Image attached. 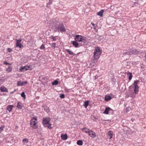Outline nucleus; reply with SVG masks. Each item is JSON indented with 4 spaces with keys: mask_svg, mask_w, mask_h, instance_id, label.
Instances as JSON below:
<instances>
[{
    "mask_svg": "<svg viewBox=\"0 0 146 146\" xmlns=\"http://www.w3.org/2000/svg\"><path fill=\"white\" fill-rule=\"evenodd\" d=\"M139 80H136L135 81H134V92L133 93V94L132 95V97H133L134 96H133L134 94H137L138 93V91H139V87L138 86H137V84L138 83H139Z\"/></svg>",
    "mask_w": 146,
    "mask_h": 146,
    "instance_id": "obj_5",
    "label": "nucleus"
},
{
    "mask_svg": "<svg viewBox=\"0 0 146 146\" xmlns=\"http://www.w3.org/2000/svg\"><path fill=\"white\" fill-rule=\"evenodd\" d=\"M7 50L9 52H11L12 51V49L10 48H7Z\"/></svg>",
    "mask_w": 146,
    "mask_h": 146,
    "instance_id": "obj_41",
    "label": "nucleus"
},
{
    "mask_svg": "<svg viewBox=\"0 0 146 146\" xmlns=\"http://www.w3.org/2000/svg\"><path fill=\"white\" fill-rule=\"evenodd\" d=\"M16 47H18L19 48H21L23 46V45L20 44L21 40V39H17L16 40Z\"/></svg>",
    "mask_w": 146,
    "mask_h": 146,
    "instance_id": "obj_8",
    "label": "nucleus"
},
{
    "mask_svg": "<svg viewBox=\"0 0 146 146\" xmlns=\"http://www.w3.org/2000/svg\"><path fill=\"white\" fill-rule=\"evenodd\" d=\"M86 129H87V128L86 127H84L83 128L81 129V130L86 133H88V134L89 133L90 130L89 129H87L88 130L87 131L85 130Z\"/></svg>",
    "mask_w": 146,
    "mask_h": 146,
    "instance_id": "obj_19",
    "label": "nucleus"
},
{
    "mask_svg": "<svg viewBox=\"0 0 146 146\" xmlns=\"http://www.w3.org/2000/svg\"><path fill=\"white\" fill-rule=\"evenodd\" d=\"M12 68H11L10 66L8 67V68H7L6 70V71L8 72H11L12 71Z\"/></svg>",
    "mask_w": 146,
    "mask_h": 146,
    "instance_id": "obj_29",
    "label": "nucleus"
},
{
    "mask_svg": "<svg viewBox=\"0 0 146 146\" xmlns=\"http://www.w3.org/2000/svg\"><path fill=\"white\" fill-rule=\"evenodd\" d=\"M23 142L24 143H27L28 142V140L27 138H24L23 139Z\"/></svg>",
    "mask_w": 146,
    "mask_h": 146,
    "instance_id": "obj_30",
    "label": "nucleus"
},
{
    "mask_svg": "<svg viewBox=\"0 0 146 146\" xmlns=\"http://www.w3.org/2000/svg\"><path fill=\"white\" fill-rule=\"evenodd\" d=\"M89 104V102L88 101L85 102H84V106L85 108H86Z\"/></svg>",
    "mask_w": 146,
    "mask_h": 146,
    "instance_id": "obj_26",
    "label": "nucleus"
},
{
    "mask_svg": "<svg viewBox=\"0 0 146 146\" xmlns=\"http://www.w3.org/2000/svg\"><path fill=\"white\" fill-rule=\"evenodd\" d=\"M86 42V40L84 38H83L82 37L80 42H81V44L82 45L84 44V43H85Z\"/></svg>",
    "mask_w": 146,
    "mask_h": 146,
    "instance_id": "obj_18",
    "label": "nucleus"
},
{
    "mask_svg": "<svg viewBox=\"0 0 146 146\" xmlns=\"http://www.w3.org/2000/svg\"><path fill=\"white\" fill-rule=\"evenodd\" d=\"M111 98L110 96L106 95L105 97V100L106 101H108L111 100Z\"/></svg>",
    "mask_w": 146,
    "mask_h": 146,
    "instance_id": "obj_16",
    "label": "nucleus"
},
{
    "mask_svg": "<svg viewBox=\"0 0 146 146\" xmlns=\"http://www.w3.org/2000/svg\"><path fill=\"white\" fill-rule=\"evenodd\" d=\"M111 7H112V6H111V9H112Z\"/></svg>",
    "mask_w": 146,
    "mask_h": 146,
    "instance_id": "obj_47",
    "label": "nucleus"
},
{
    "mask_svg": "<svg viewBox=\"0 0 146 146\" xmlns=\"http://www.w3.org/2000/svg\"><path fill=\"white\" fill-rule=\"evenodd\" d=\"M50 38H51L52 39H53V41H55L56 40V38H55V37L51 36L50 37Z\"/></svg>",
    "mask_w": 146,
    "mask_h": 146,
    "instance_id": "obj_37",
    "label": "nucleus"
},
{
    "mask_svg": "<svg viewBox=\"0 0 146 146\" xmlns=\"http://www.w3.org/2000/svg\"><path fill=\"white\" fill-rule=\"evenodd\" d=\"M61 137L62 139L64 140L66 139L67 138V135L66 134L64 135H62Z\"/></svg>",
    "mask_w": 146,
    "mask_h": 146,
    "instance_id": "obj_17",
    "label": "nucleus"
},
{
    "mask_svg": "<svg viewBox=\"0 0 146 146\" xmlns=\"http://www.w3.org/2000/svg\"><path fill=\"white\" fill-rule=\"evenodd\" d=\"M91 24L94 27V29H96V27L95 26V25L93 23H91Z\"/></svg>",
    "mask_w": 146,
    "mask_h": 146,
    "instance_id": "obj_39",
    "label": "nucleus"
},
{
    "mask_svg": "<svg viewBox=\"0 0 146 146\" xmlns=\"http://www.w3.org/2000/svg\"><path fill=\"white\" fill-rule=\"evenodd\" d=\"M133 86H130L129 87V89H131L132 88H133Z\"/></svg>",
    "mask_w": 146,
    "mask_h": 146,
    "instance_id": "obj_45",
    "label": "nucleus"
},
{
    "mask_svg": "<svg viewBox=\"0 0 146 146\" xmlns=\"http://www.w3.org/2000/svg\"><path fill=\"white\" fill-rule=\"evenodd\" d=\"M19 71H20L21 72L26 71V67L25 66H24L21 67V68L20 69Z\"/></svg>",
    "mask_w": 146,
    "mask_h": 146,
    "instance_id": "obj_20",
    "label": "nucleus"
},
{
    "mask_svg": "<svg viewBox=\"0 0 146 146\" xmlns=\"http://www.w3.org/2000/svg\"><path fill=\"white\" fill-rule=\"evenodd\" d=\"M77 42L76 41H72V44L76 47H78V44Z\"/></svg>",
    "mask_w": 146,
    "mask_h": 146,
    "instance_id": "obj_22",
    "label": "nucleus"
},
{
    "mask_svg": "<svg viewBox=\"0 0 146 146\" xmlns=\"http://www.w3.org/2000/svg\"><path fill=\"white\" fill-rule=\"evenodd\" d=\"M44 46L42 44L40 47V48L41 49H43L44 48Z\"/></svg>",
    "mask_w": 146,
    "mask_h": 146,
    "instance_id": "obj_40",
    "label": "nucleus"
},
{
    "mask_svg": "<svg viewBox=\"0 0 146 146\" xmlns=\"http://www.w3.org/2000/svg\"><path fill=\"white\" fill-rule=\"evenodd\" d=\"M5 126L3 125L0 127V132H1L3 130V128Z\"/></svg>",
    "mask_w": 146,
    "mask_h": 146,
    "instance_id": "obj_36",
    "label": "nucleus"
},
{
    "mask_svg": "<svg viewBox=\"0 0 146 146\" xmlns=\"http://www.w3.org/2000/svg\"><path fill=\"white\" fill-rule=\"evenodd\" d=\"M17 107L19 109H21L22 107V106L21 103L20 102H18L17 104Z\"/></svg>",
    "mask_w": 146,
    "mask_h": 146,
    "instance_id": "obj_21",
    "label": "nucleus"
},
{
    "mask_svg": "<svg viewBox=\"0 0 146 146\" xmlns=\"http://www.w3.org/2000/svg\"><path fill=\"white\" fill-rule=\"evenodd\" d=\"M82 36L81 35H76L75 38V40L76 41L80 42Z\"/></svg>",
    "mask_w": 146,
    "mask_h": 146,
    "instance_id": "obj_10",
    "label": "nucleus"
},
{
    "mask_svg": "<svg viewBox=\"0 0 146 146\" xmlns=\"http://www.w3.org/2000/svg\"><path fill=\"white\" fill-rule=\"evenodd\" d=\"M126 74L128 76V78L129 80H130L132 78V73L129 72H127Z\"/></svg>",
    "mask_w": 146,
    "mask_h": 146,
    "instance_id": "obj_14",
    "label": "nucleus"
},
{
    "mask_svg": "<svg viewBox=\"0 0 146 146\" xmlns=\"http://www.w3.org/2000/svg\"><path fill=\"white\" fill-rule=\"evenodd\" d=\"M56 44L55 43H52L51 45L52 48L54 49L56 47Z\"/></svg>",
    "mask_w": 146,
    "mask_h": 146,
    "instance_id": "obj_31",
    "label": "nucleus"
},
{
    "mask_svg": "<svg viewBox=\"0 0 146 146\" xmlns=\"http://www.w3.org/2000/svg\"><path fill=\"white\" fill-rule=\"evenodd\" d=\"M27 83V82L23 81L21 82L20 81H18L17 85L18 86H22Z\"/></svg>",
    "mask_w": 146,
    "mask_h": 146,
    "instance_id": "obj_11",
    "label": "nucleus"
},
{
    "mask_svg": "<svg viewBox=\"0 0 146 146\" xmlns=\"http://www.w3.org/2000/svg\"><path fill=\"white\" fill-rule=\"evenodd\" d=\"M3 64H5V65H10V63H9L6 62H4Z\"/></svg>",
    "mask_w": 146,
    "mask_h": 146,
    "instance_id": "obj_42",
    "label": "nucleus"
},
{
    "mask_svg": "<svg viewBox=\"0 0 146 146\" xmlns=\"http://www.w3.org/2000/svg\"><path fill=\"white\" fill-rule=\"evenodd\" d=\"M113 111L112 110V111H109V113H110L111 114H113Z\"/></svg>",
    "mask_w": 146,
    "mask_h": 146,
    "instance_id": "obj_44",
    "label": "nucleus"
},
{
    "mask_svg": "<svg viewBox=\"0 0 146 146\" xmlns=\"http://www.w3.org/2000/svg\"><path fill=\"white\" fill-rule=\"evenodd\" d=\"M37 118L36 117H33L30 121L31 126L34 129H36L37 125L36 124Z\"/></svg>",
    "mask_w": 146,
    "mask_h": 146,
    "instance_id": "obj_3",
    "label": "nucleus"
},
{
    "mask_svg": "<svg viewBox=\"0 0 146 146\" xmlns=\"http://www.w3.org/2000/svg\"><path fill=\"white\" fill-rule=\"evenodd\" d=\"M108 135L110 137V139H111L113 136V132L111 131H109L108 132Z\"/></svg>",
    "mask_w": 146,
    "mask_h": 146,
    "instance_id": "obj_25",
    "label": "nucleus"
},
{
    "mask_svg": "<svg viewBox=\"0 0 146 146\" xmlns=\"http://www.w3.org/2000/svg\"><path fill=\"white\" fill-rule=\"evenodd\" d=\"M77 143L78 145H83V141L81 140H79L77 141Z\"/></svg>",
    "mask_w": 146,
    "mask_h": 146,
    "instance_id": "obj_24",
    "label": "nucleus"
},
{
    "mask_svg": "<svg viewBox=\"0 0 146 146\" xmlns=\"http://www.w3.org/2000/svg\"><path fill=\"white\" fill-rule=\"evenodd\" d=\"M104 11V10H101L100 11L97 13V14L100 17H102L103 16V14Z\"/></svg>",
    "mask_w": 146,
    "mask_h": 146,
    "instance_id": "obj_15",
    "label": "nucleus"
},
{
    "mask_svg": "<svg viewBox=\"0 0 146 146\" xmlns=\"http://www.w3.org/2000/svg\"><path fill=\"white\" fill-rule=\"evenodd\" d=\"M44 110L47 113H48L49 111V108L48 107H44Z\"/></svg>",
    "mask_w": 146,
    "mask_h": 146,
    "instance_id": "obj_28",
    "label": "nucleus"
},
{
    "mask_svg": "<svg viewBox=\"0 0 146 146\" xmlns=\"http://www.w3.org/2000/svg\"><path fill=\"white\" fill-rule=\"evenodd\" d=\"M129 107H128L127 108H126V112H127L129 111Z\"/></svg>",
    "mask_w": 146,
    "mask_h": 146,
    "instance_id": "obj_43",
    "label": "nucleus"
},
{
    "mask_svg": "<svg viewBox=\"0 0 146 146\" xmlns=\"http://www.w3.org/2000/svg\"><path fill=\"white\" fill-rule=\"evenodd\" d=\"M54 31L55 32L58 31V32H65L66 29L64 25L62 24H60L58 26H57L56 27Z\"/></svg>",
    "mask_w": 146,
    "mask_h": 146,
    "instance_id": "obj_4",
    "label": "nucleus"
},
{
    "mask_svg": "<svg viewBox=\"0 0 146 146\" xmlns=\"http://www.w3.org/2000/svg\"><path fill=\"white\" fill-rule=\"evenodd\" d=\"M60 97L61 98H63L65 97V96L64 94H61L60 96Z\"/></svg>",
    "mask_w": 146,
    "mask_h": 146,
    "instance_id": "obj_38",
    "label": "nucleus"
},
{
    "mask_svg": "<svg viewBox=\"0 0 146 146\" xmlns=\"http://www.w3.org/2000/svg\"><path fill=\"white\" fill-rule=\"evenodd\" d=\"M0 90L1 92H8V90L7 88L4 86H1L0 88Z\"/></svg>",
    "mask_w": 146,
    "mask_h": 146,
    "instance_id": "obj_12",
    "label": "nucleus"
},
{
    "mask_svg": "<svg viewBox=\"0 0 146 146\" xmlns=\"http://www.w3.org/2000/svg\"><path fill=\"white\" fill-rule=\"evenodd\" d=\"M110 111H112V109L109 107H107L106 108L104 113L108 114L109 113Z\"/></svg>",
    "mask_w": 146,
    "mask_h": 146,
    "instance_id": "obj_9",
    "label": "nucleus"
},
{
    "mask_svg": "<svg viewBox=\"0 0 146 146\" xmlns=\"http://www.w3.org/2000/svg\"><path fill=\"white\" fill-rule=\"evenodd\" d=\"M47 127L50 129H52V127L51 126V124L48 123L47 124Z\"/></svg>",
    "mask_w": 146,
    "mask_h": 146,
    "instance_id": "obj_33",
    "label": "nucleus"
},
{
    "mask_svg": "<svg viewBox=\"0 0 146 146\" xmlns=\"http://www.w3.org/2000/svg\"><path fill=\"white\" fill-rule=\"evenodd\" d=\"M134 120V119H131V120L132 121H133Z\"/></svg>",
    "mask_w": 146,
    "mask_h": 146,
    "instance_id": "obj_46",
    "label": "nucleus"
},
{
    "mask_svg": "<svg viewBox=\"0 0 146 146\" xmlns=\"http://www.w3.org/2000/svg\"><path fill=\"white\" fill-rule=\"evenodd\" d=\"M52 0H49V2L47 4V5H46V6H47V7H49V6L52 3Z\"/></svg>",
    "mask_w": 146,
    "mask_h": 146,
    "instance_id": "obj_32",
    "label": "nucleus"
},
{
    "mask_svg": "<svg viewBox=\"0 0 146 146\" xmlns=\"http://www.w3.org/2000/svg\"><path fill=\"white\" fill-rule=\"evenodd\" d=\"M21 96L24 99L25 98V95L24 92H23L21 94Z\"/></svg>",
    "mask_w": 146,
    "mask_h": 146,
    "instance_id": "obj_34",
    "label": "nucleus"
},
{
    "mask_svg": "<svg viewBox=\"0 0 146 146\" xmlns=\"http://www.w3.org/2000/svg\"><path fill=\"white\" fill-rule=\"evenodd\" d=\"M141 52L137 51L135 49L133 48L129 49V51L128 52H124V54H128L129 55L132 54L137 55L141 54Z\"/></svg>",
    "mask_w": 146,
    "mask_h": 146,
    "instance_id": "obj_1",
    "label": "nucleus"
},
{
    "mask_svg": "<svg viewBox=\"0 0 146 146\" xmlns=\"http://www.w3.org/2000/svg\"><path fill=\"white\" fill-rule=\"evenodd\" d=\"M66 50L68 53L70 55H73L74 54V55H75V54H74V53L72 52L69 49H66Z\"/></svg>",
    "mask_w": 146,
    "mask_h": 146,
    "instance_id": "obj_23",
    "label": "nucleus"
},
{
    "mask_svg": "<svg viewBox=\"0 0 146 146\" xmlns=\"http://www.w3.org/2000/svg\"><path fill=\"white\" fill-rule=\"evenodd\" d=\"M26 67V70H31V67L29 66H25Z\"/></svg>",
    "mask_w": 146,
    "mask_h": 146,
    "instance_id": "obj_35",
    "label": "nucleus"
},
{
    "mask_svg": "<svg viewBox=\"0 0 146 146\" xmlns=\"http://www.w3.org/2000/svg\"><path fill=\"white\" fill-rule=\"evenodd\" d=\"M50 120V119L48 117H44L43 118V124L44 125L48 124Z\"/></svg>",
    "mask_w": 146,
    "mask_h": 146,
    "instance_id": "obj_6",
    "label": "nucleus"
},
{
    "mask_svg": "<svg viewBox=\"0 0 146 146\" xmlns=\"http://www.w3.org/2000/svg\"><path fill=\"white\" fill-rule=\"evenodd\" d=\"M88 135L92 138H94L96 136V133L91 130H90Z\"/></svg>",
    "mask_w": 146,
    "mask_h": 146,
    "instance_id": "obj_7",
    "label": "nucleus"
},
{
    "mask_svg": "<svg viewBox=\"0 0 146 146\" xmlns=\"http://www.w3.org/2000/svg\"><path fill=\"white\" fill-rule=\"evenodd\" d=\"M13 107L14 106L11 105H8L7 108V109L9 111V112H10L13 109Z\"/></svg>",
    "mask_w": 146,
    "mask_h": 146,
    "instance_id": "obj_13",
    "label": "nucleus"
},
{
    "mask_svg": "<svg viewBox=\"0 0 146 146\" xmlns=\"http://www.w3.org/2000/svg\"><path fill=\"white\" fill-rule=\"evenodd\" d=\"M102 53V51L100 50L99 47H97L95 50L94 56V60H97L99 58Z\"/></svg>",
    "mask_w": 146,
    "mask_h": 146,
    "instance_id": "obj_2",
    "label": "nucleus"
},
{
    "mask_svg": "<svg viewBox=\"0 0 146 146\" xmlns=\"http://www.w3.org/2000/svg\"><path fill=\"white\" fill-rule=\"evenodd\" d=\"M58 81L56 80L52 82V85H56L58 84Z\"/></svg>",
    "mask_w": 146,
    "mask_h": 146,
    "instance_id": "obj_27",
    "label": "nucleus"
}]
</instances>
